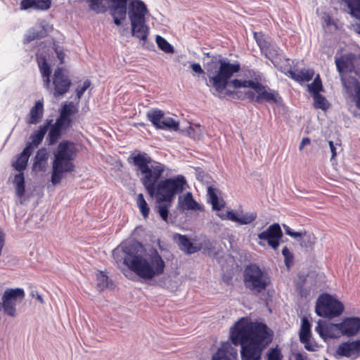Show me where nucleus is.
I'll use <instances>...</instances> for the list:
<instances>
[{
	"instance_id": "f03ea898",
	"label": "nucleus",
	"mask_w": 360,
	"mask_h": 360,
	"mask_svg": "<svg viewBox=\"0 0 360 360\" xmlns=\"http://www.w3.org/2000/svg\"><path fill=\"white\" fill-rule=\"evenodd\" d=\"M230 339L235 346H241V360H261L272 341L273 332L264 323L241 318L230 328Z\"/></svg>"
},
{
	"instance_id": "7c9ffc66",
	"label": "nucleus",
	"mask_w": 360,
	"mask_h": 360,
	"mask_svg": "<svg viewBox=\"0 0 360 360\" xmlns=\"http://www.w3.org/2000/svg\"><path fill=\"white\" fill-rule=\"evenodd\" d=\"M49 154L46 148L39 149L34 159L33 167L39 171H44L47 165Z\"/></svg>"
},
{
	"instance_id": "f257e3e1",
	"label": "nucleus",
	"mask_w": 360,
	"mask_h": 360,
	"mask_svg": "<svg viewBox=\"0 0 360 360\" xmlns=\"http://www.w3.org/2000/svg\"><path fill=\"white\" fill-rule=\"evenodd\" d=\"M133 162L143 175L141 182L149 195L153 197L155 191L159 202H171L175 195L182 193L186 185L184 176L179 175L161 181L155 184L165 172L164 165L153 161L146 153H139L133 157Z\"/></svg>"
},
{
	"instance_id": "58836bf2",
	"label": "nucleus",
	"mask_w": 360,
	"mask_h": 360,
	"mask_svg": "<svg viewBox=\"0 0 360 360\" xmlns=\"http://www.w3.org/2000/svg\"><path fill=\"white\" fill-rule=\"evenodd\" d=\"M350 10V14L360 20V0H342Z\"/></svg>"
},
{
	"instance_id": "de8ad7c7",
	"label": "nucleus",
	"mask_w": 360,
	"mask_h": 360,
	"mask_svg": "<svg viewBox=\"0 0 360 360\" xmlns=\"http://www.w3.org/2000/svg\"><path fill=\"white\" fill-rule=\"evenodd\" d=\"M316 237L312 233H307L306 231H304V234L302 235L301 239H299L298 241L300 243L302 247L304 248H311L315 243Z\"/></svg>"
},
{
	"instance_id": "0e129e2a",
	"label": "nucleus",
	"mask_w": 360,
	"mask_h": 360,
	"mask_svg": "<svg viewBox=\"0 0 360 360\" xmlns=\"http://www.w3.org/2000/svg\"><path fill=\"white\" fill-rule=\"evenodd\" d=\"M294 360H306V356L301 353H295L293 354Z\"/></svg>"
},
{
	"instance_id": "9b49d317",
	"label": "nucleus",
	"mask_w": 360,
	"mask_h": 360,
	"mask_svg": "<svg viewBox=\"0 0 360 360\" xmlns=\"http://www.w3.org/2000/svg\"><path fill=\"white\" fill-rule=\"evenodd\" d=\"M108 10L113 18V22L120 26L126 20L129 0H106Z\"/></svg>"
},
{
	"instance_id": "412c9836",
	"label": "nucleus",
	"mask_w": 360,
	"mask_h": 360,
	"mask_svg": "<svg viewBox=\"0 0 360 360\" xmlns=\"http://www.w3.org/2000/svg\"><path fill=\"white\" fill-rule=\"evenodd\" d=\"M47 141L49 145H53L61 137L63 131L67 130L70 126L56 119V122L49 127Z\"/></svg>"
},
{
	"instance_id": "4d7b16f0",
	"label": "nucleus",
	"mask_w": 360,
	"mask_h": 360,
	"mask_svg": "<svg viewBox=\"0 0 360 360\" xmlns=\"http://www.w3.org/2000/svg\"><path fill=\"white\" fill-rule=\"evenodd\" d=\"M91 82L89 80H86L83 86L80 88L77 89V98L78 99H80L85 91L90 86Z\"/></svg>"
},
{
	"instance_id": "dca6fc26",
	"label": "nucleus",
	"mask_w": 360,
	"mask_h": 360,
	"mask_svg": "<svg viewBox=\"0 0 360 360\" xmlns=\"http://www.w3.org/2000/svg\"><path fill=\"white\" fill-rule=\"evenodd\" d=\"M232 342H222L217 352L213 354L212 360H238V350Z\"/></svg>"
},
{
	"instance_id": "7ed1b4c3",
	"label": "nucleus",
	"mask_w": 360,
	"mask_h": 360,
	"mask_svg": "<svg viewBox=\"0 0 360 360\" xmlns=\"http://www.w3.org/2000/svg\"><path fill=\"white\" fill-rule=\"evenodd\" d=\"M142 245L139 243H123L112 251L114 259L123 260V264L139 277L150 280L162 275L165 263L158 251L151 248L144 255L141 254Z\"/></svg>"
},
{
	"instance_id": "393cba45",
	"label": "nucleus",
	"mask_w": 360,
	"mask_h": 360,
	"mask_svg": "<svg viewBox=\"0 0 360 360\" xmlns=\"http://www.w3.org/2000/svg\"><path fill=\"white\" fill-rule=\"evenodd\" d=\"M51 122H53V120H46L45 123L41 125L39 129L31 135L30 139L32 141L27 145L30 146L31 150H33L42 141L49 127L51 125Z\"/></svg>"
},
{
	"instance_id": "4be33fe9",
	"label": "nucleus",
	"mask_w": 360,
	"mask_h": 360,
	"mask_svg": "<svg viewBox=\"0 0 360 360\" xmlns=\"http://www.w3.org/2000/svg\"><path fill=\"white\" fill-rule=\"evenodd\" d=\"M174 240L179 245L180 250L186 254L191 255L201 250V247L193 244L186 236L176 233Z\"/></svg>"
},
{
	"instance_id": "72a5a7b5",
	"label": "nucleus",
	"mask_w": 360,
	"mask_h": 360,
	"mask_svg": "<svg viewBox=\"0 0 360 360\" xmlns=\"http://www.w3.org/2000/svg\"><path fill=\"white\" fill-rule=\"evenodd\" d=\"M39 67L43 77L44 84L46 88H48L50 85L51 70L45 58H41L39 61Z\"/></svg>"
},
{
	"instance_id": "4c0bfd02",
	"label": "nucleus",
	"mask_w": 360,
	"mask_h": 360,
	"mask_svg": "<svg viewBox=\"0 0 360 360\" xmlns=\"http://www.w3.org/2000/svg\"><path fill=\"white\" fill-rule=\"evenodd\" d=\"M13 184L15 186L16 195L20 198L22 197L25 191V178L23 173L20 172L15 176Z\"/></svg>"
},
{
	"instance_id": "9d476101",
	"label": "nucleus",
	"mask_w": 360,
	"mask_h": 360,
	"mask_svg": "<svg viewBox=\"0 0 360 360\" xmlns=\"http://www.w3.org/2000/svg\"><path fill=\"white\" fill-rule=\"evenodd\" d=\"M147 119L158 129L177 131L179 123L172 117L165 116L161 110L153 108L147 112Z\"/></svg>"
},
{
	"instance_id": "a878e982",
	"label": "nucleus",
	"mask_w": 360,
	"mask_h": 360,
	"mask_svg": "<svg viewBox=\"0 0 360 360\" xmlns=\"http://www.w3.org/2000/svg\"><path fill=\"white\" fill-rule=\"evenodd\" d=\"M51 5L50 0H22L20 1L21 10H48Z\"/></svg>"
},
{
	"instance_id": "c756f323",
	"label": "nucleus",
	"mask_w": 360,
	"mask_h": 360,
	"mask_svg": "<svg viewBox=\"0 0 360 360\" xmlns=\"http://www.w3.org/2000/svg\"><path fill=\"white\" fill-rule=\"evenodd\" d=\"M246 77L250 79H241V88H251L254 90L258 88V84L262 80V77L258 72L248 70Z\"/></svg>"
},
{
	"instance_id": "c03bdc74",
	"label": "nucleus",
	"mask_w": 360,
	"mask_h": 360,
	"mask_svg": "<svg viewBox=\"0 0 360 360\" xmlns=\"http://www.w3.org/2000/svg\"><path fill=\"white\" fill-rule=\"evenodd\" d=\"M188 136L193 139H201L203 135V128L200 124L191 125L186 130Z\"/></svg>"
},
{
	"instance_id": "79ce46f5",
	"label": "nucleus",
	"mask_w": 360,
	"mask_h": 360,
	"mask_svg": "<svg viewBox=\"0 0 360 360\" xmlns=\"http://www.w3.org/2000/svg\"><path fill=\"white\" fill-rule=\"evenodd\" d=\"M311 325L308 319L305 317L302 319V325L300 332V340H305V339L311 338Z\"/></svg>"
},
{
	"instance_id": "ea45409f",
	"label": "nucleus",
	"mask_w": 360,
	"mask_h": 360,
	"mask_svg": "<svg viewBox=\"0 0 360 360\" xmlns=\"http://www.w3.org/2000/svg\"><path fill=\"white\" fill-rule=\"evenodd\" d=\"M312 96L314 98V105L316 108L326 110L330 107V103L323 96L317 94Z\"/></svg>"
},
{
	"instance_id": "c9c22d12",
	"label": "nucleus",
	"mask_w": 360,
	"mask_h": 360,
	"mask_svg": "<svg viewBox=\"0 0 360 360\" xmlns=\"http://www.w3.org/2000/svg\"><path fill=\"white\" fill-rule=\"evenodd\" d=\"M46 36V31L43 27H34L30 29L25 36V41L30 42L35 39L42 38Z\"/></svg>"
},
{
	"instance_id": "a211bd4d",
	"label": "nucleus",
	"mask_w": 360,
	"mask_h": 360,
	"mask_svg": "<svg viewBox=\"0 0 360 360\" xmlns=\"http://www.w3.org/2000/svg\"><path fill=\"white\" fill-rule=\"evenodd\" d=\"M255 91L257 94L255 102L258 103L263 102L278 103L281 101V97L274 90L267 89L260 82L258 84V88H255Z\"/></svg>"
},
{
	"instance_id": "423d86ee",
	"label": "nucleus",
	"mask_w": 360,
	"mask_h": 360,
	"mask_svg": "<svg viewBox=\"0 0 360 360\" xmlns=\"http://www.w3.org/2000/svg\"><path fill=\"white\" fill-rule=\"evenodd\" d=\"M148 10L146 4L141 0H129L127 15L131 24V32L134 37L145 44L150 32L146 23V15Z\"/></svg>"
},
{
	"instance_id": "39448f33",
	"label": "nucleus",
	"mask_w": 360,
	"mask_h": 360,
	"mask_svg": "<svg viewBox=\"0 0 360 360\" xmlns=\"http://www.w3.org/2000/svg\"><path fill=\"white\" fill-rule=\"evenodd\" d=\"M77 151L76 145L69 141H63L58 145L52 165L51 183L53 185L60 184L65 174L75 170L74 160Z\"/></svg>"
},
{
	"instance_id": "ddd939ff",
	"label": "nucleus",
	"mask_w": 360,
	"mask_h": 360,
	"mask_svg": "<svg viewBox=\"0 0 360 360\" xmlns=\"http://www.w3.org/2000/svg\"><path fill=\"white\" fill-rule=\"evenodd\" d=\"M360 355V340L347 341L338 345L335 356L347 357L352 360L356 359Z\"/></svg>"
},
{
	"instance_id": "8fccbe9b",
	"label": "nucleus",
	"mask_w": 360,
	"mask_h": 360,
	"mask_svg": "<svg viewBox=\"0 0 360 360\" xmlns=\"http://www.w3.org/2000/svg\"><path fill=\"white\" fill-rule=\"evenodd\" d=\"M254 38L256 40V42L259 46L261 51L262 52L263 50H266V46L270 41L264 38V36L261 33L255 32Z\"/></svg>"
},
{
	"instance_id": "0eeeda50",
	"label": "nucleus",
	"mask_w": 360,
	"mask_h": 360,
	"mask_svg": "<svg viewBox=\"0 0 360 360\" xmlns=\"http://www.w3.org/2000/svg\"><path fill=\"white\" fill-rule=\"evenodd\" d=\"M243 282L246 289L255 294L264 291L271 283L268 274L257 265H248L243 272Z\"/></svg>"
},
{
	"instance_id": "69168bd1",
	"label": "nucleus",
	"mask_w": 360,
	"mask_h": 360,
	"mask_svg": "<svg viewBox=\"0 0 360 360\" xmlns=\"http://www.w3.org/2000/svg\"><path fill=\"white\" fill-rule=\"evenodd\" d=\"M246 95H247V97L251 100L252 101H255V98L257 96H255V93L252 92V91H248L246 93Z\"/></svg>"
},
{
	"instance_id": "c85d7f7f",
	"label": "nucleus",
	"mask_w": 360,
	"mask_h": 360,
	"mask_svg": "<svg viewBox=\"0 0 360 360\" xmlns=\"http://www.w3.org/2000/svg\"><path fill=\"white\" fill-rule=\"evenodd\" d=\"M287 75L297 82H303L310 81L314 77V72L309 69H302L295 71L289 70Z\"/></svg>"
},
{
	"instance_id": "bb28decb",
	"label": "nucleus",
	"mask_w": 360,
	"mask_h": 360,
	"mask_svg": "<svg viewBox=\"0 0 360 360\" xmlns=\"http://www.w3.org/2000/svg\"><path fill=\"white\" fill-rule=\"evenodd\" d=\"M257 213L255 212L243 214L240 216H238L236 213L232 211L227 212V219L238 222L240 225H248L253 222L257 219Z\"/></svg>"
},
{
	"instance_id": "09e8293b",
	"label": "nucleus",
	"mask_w": 360,
	"mask_h": 360,
	"mask_svg": "<svg viewBox=\"0 0 360 360\" xmlns=\"http://www.w3.org/2000/svg\"><path fill=\"white\" fill-rule=\"evenodd\" d=\"M97 285L100 290H103L108 285V278L102 271H97L96 274Z\"/></svg>"
},
{
	"instance_id": "864d4df0",
	"label": "nucleus",
	"mask_w": 360,
	"mask_h": 360,
	"mask_svg": "<svg viewBox=\"0 0 360 360\" xmlns=\"http://www.w3.org/2000/svg\"><path fill=\"white\" fill-rule=\"evenodd\" d=\"M200 247H201V250H203L204 252L211 254L213 252L214 250V246L212 245V243L207 238H205L202 243L200 244H198Z\"/></svg>"
},
{
	"instance_id": "aec40b11",
	"label": "nucleus",
	"mask_w": 360,
	"mask_h": 360,
	"mask_svg": "<svg viewBox=\"0 0 360 360\" xmlns=\"http://www.w3.org/2000/svg\"><path fill=\"white\" fill-rule=\"evenodd\" d=\"M78 112V108L77 105L71 101L65 103L60 110V115L57 120L63 122L65 124L71 127L72 119V116Z\"/></svg>"
},
{
	"instance_id": "f704fd0d",
	"label": "nucleus",
	"mask_w": 360,
	"mask_h": 360,
	"mask_svg": "<svg viewBox=\"0 0 360 360\" xmlns=\"http://www.w3.org/2000/svg\"><path fill=\"white\" fill-rule=\"evenodd\" d=\"M46 36V31L43 27H34L30 29L25 36V41L30 42L35 39L42 38Z\"/></svg>"
},
{
	"instance_id": "774afa93",
	"label": "nucleus",
	"mask_w": 360,
	"mask_h": 360,
	"mask_svg": "<svg viewBox=\"0 0 360 360\" xmlns=\"http://www.w3.org/2000/svg\"><path fill=\"white\" fill-rule=\"evenodd\" d=\"M352 26H353L354 31L356 33L360 34V22L356 23V24L353 25Z\"/></svg>"
},
{
	"instance_id": "20e7f679",
	"label": "nucleus",
	"mask_w": 360,
	"mask_h": 360,
	"mask_svg": "<svg viewBox=\"0 0 360 360\" xmlns=\"http://www.w3.org/2000/svg\"><path fill=\"white\" fill-rule=\"evenodd\" d=\"M238 63H231L221 56H212L207 64L206 71L209 82L214 89L221 93L229 85L234 89L241 88V79H235L229 82L231 77L240 70Z\"/></svg>"
},
{
	"instance_id": "603ef678",
	"label": "nucleus",
	"mask_w": 360,
	"mask_h": 360,
	"mask_svg": "<svg viewBox=\"0 0 360 360\" xmlns=\"http://www.w3.org/2000/svg\"><path fill=\"white\" fill-rule=\"evenodd\" d=\"M304 345V348L310 352H316L319 349V345L311 340V338L305 339V340H300Z\"/></svg>"
},
{
	"instance_id": "b1692460",
	"label": "nucleus",
	"mask_w": 360,
	"mask_h": 360,
	"mask_svg": "<svg viewBox=\"0 0 360 360\" xmlns=\"http://www.w3.org/2000/svg\"><path fill=\"white\" fill-rule=\"evenodd\" d=\"M345 93L352 97L357 91H360V83L354 77L347 76L346 74L340 75Z\"/></svg>"
},
{
	"instance_id": "e433bc0d",
	"label": "nucleus",
	"mask_w": 360,
	"mask_h": 360,
	"mask_svg": "<svg viewBox=\"0 0 360 360\" xmlns=\"http://www.w3.org/2000/svg\"><path fill=\"white\" fill-rule=\"evenodd\" d=\"M106 0H86L89 4L90 10L96 13H104L108 11V6L105 4Z\"/></svg>"
},
{
	"instance_id": "f3484780",
	"label": "nucleus",
	"mask_w": 360,
	"mask_h": 360,
	"mask_svg": "<svg viewBox=\"0 0 360 360\" xmlns=\"http://www.w3.org/2000/svg\"><path fill=\"white\" fill-rule=\"evenodd\" d=\"M357 60L356 55L353 53H348L338 58L335 57V63L340 75L352 72L354 70V63Z\"/></svg>"
},
{
	"instance_id": "6ab92c4d",
	"label": "nucleus",
	"mask_w": 360,
	"mask_h": 360,
	"mask_svg": "<svg viewBox=\"0 0 360 360\" xmlns=\"http://www.w3.org/2000/svg\"><path fill=\"white\" fill-rule=\"evenodd\" d=\"M177 209L180 212L185 210H202L203 207L196 202L191 192H187L184 195H181L178 198Z\"/></svg>"
},
{
	"instance_id": "bf43d9fd",
	"label": "nucleus",
	"mask_w": 360,
	"mask_h": 360,
	"mask_svg": "<svg viewBox=\"0 0 360 360\" xmlns=\"http://www.w3.org/2000/svg\"><path fill=\"white\" fill-rule=\"evenodd\" d=\"M191 68L193 70V71H194L195 72L198 73V74H203L204 73V70H202V68H201L200 65L198 64V63H193L191 65Z\"/></svg>"
},
{
	"instance_id": "052dcab7",
	"label": "nucleus",
	"mask_w": 360,
	"mask_h": 360,
	"mask_svg": "<svg viewBox=\"0 0 360 360\" xmlns=\"http://www.w3.org/2000/svg\"><path fill=\"white\" fill-rule=\"evenodd\" d=\"M311 142V140L308 137H304L302 139V141L299 146V150H302L304 147L306 146V145H308Z\"/></svg>"
},
{
	"instance_id": "a19ab883",
	"label": "nucleus",
	"mask_w": 360,
	"mask_h": 360,
	"mask_svg": "<svg viewBox=\"0 0 360 360\" xmlns=\"http://www.w3.org/2000/svg\"><path fill=\"white\" fill-rule=\"evenodd\" d=\"M307 89L311 96L319 94L320 91H323L322 82L319 75L314 78L312 83L307 85Z\"/></svg>"
},
{
	"instance_id": "680f3d73",
	"label": "nucleus",
	"mask_w": 360,
	"mask_h": 360,
	"mask_svg": "<svg viewBox=\"0 0 360 360\" xmlns=\"http://www.w3.org/2000/svg\"><path fill=\"white\" fill-rule=\"evenodd\" d=\"M304 234V231H292V232L291 233L290 236L291 237L297 239V240L299 239H301L302 235Z\"/></svg>"
},
{
	"instance_id": "4468645a",
	"label": "nucleus",
	"mask_w": 360,
	"mask_h": 360,
	"mask_svg": "<svg viewBox=\"0 0 360 360\" xmlns=\"http://www.w3.org/2000/svg\"><path fill=\"white\" fill-rule=\"evenodd\" d=\"M283 233L278 224H274L268 227L267 229L258 234V238L261 240L267 241L269 246L274 250H276L279 246V240L281 238Z\"/></svg>"
},
{
	"instance_id": "f8f14e48",
	"label": "nucleus",
	"mask_w": 360,
	"mask_h": 360,
	"mask_svg": "<svg viewBox=\"0 0 360 360\" xmlns=\"http://www.w3.org/2000/svg\"><path fill=\"white\" fill-rule=\"evenodd\" d=\"M53 79V94L55 97L63 96L68 91L72 83L63 68H58L54 72Z\"/></svg>"
},
{
	"instance_id": "3c124183",
	"label": "nucleus",
	"mask_w": 360,
	"mask_h": 360,
	"mask_svg": "<svg viewBox=\"0 0 360 360\" xmlns=\"http://www.w3.org/2000/svg\"><path fill=\"white\" fill-rule=\"evenodd\" d=\"M283 355L278 347L271 348L267 353V360H282Z\"/></svg>"
},
{
	"instance_id": "e2e57ef3",
	"label": "nucleus",
	"mask_w": 360,
	"mask_h": 360,
	"mask_svg": "<svg viewBox=\"0 0 360 360\" xmlns=\"http://www.w3.org/2000/svg\"><path fill=\"white\" fill-rule=\"evenodd\" d=\"M352 96L356 102V107L360 109V91H357V93L354 94Z\"/></svg>"
},
{
	"instance_id": "37998d69",
	"label": "nucleus",
	"mask_w": 360,
	"mask_h": 360,
	"mask_svg": "<svg viewBox=\"0 0 360 360\" xmlns=\"http://www.w3.org/2000/svg\"><path fill=\"white\" fill-rule=\"evenodd\" d=\"M207 196L212 205L213 210H220L222 205L219 204V198L214 191V188L212 186L207 188Z\"/></svg>"
},
{
	"instance_id": "6e6552de",
	"label": "nucleus",
	"mask_w": 360,
	"mask_h": 360,
	"mask_svg": "<svg viewBox=\"0 0 360 360\" xmlns=\"http://www.w3.org/2000/svg\"><path fill=\"white\" fill-rule=\"evenodd\" d=\"M343 310V304L330 295H321L317 300L316 312L319 316L332 319L340 316Z\"/></svg>"
},
{
	"instance_id": "2f4dec72",
	"label": "nucleus",
	"mask_w": 360,
	"mask_h": 360,
	"mask_svg": "<svg viewBox=\"0 0 360 360\" xmlns=\"http://www.w3.org/2000/svg\"><path fill=\"white\" fill-rule=\"evenodd\" d=\"M32 150H30V146H27L20 153L15 162L13 164L15 169L19 172L24 170L28 162L30 155Z\"/></svg>"
},
{
	"instance_id": "1a4fd4ad",
	"label": "nucleus",
	"mask_w": 360,
	"mask_h": 360,
	"mask_svg": "<svg viewBox=\"0 0 360 360\" xmlns=\"http://www.w3.org/2000/svg\"><path fill=\"white\" fill-rule=\"evenodd\" d=\"M25 297V292L22 288H11L4 291L2 296L1 310L11 317L16 316V305Z\"/></svg>"
},
{
	"instance_id": "5701e85b",
	"label": "nucleus",
	"mask_w": 360,
	"mask_h": 360,
	"mask_svg": "<svg viewBox=\"0 0 360 360\" xmlns=\"http://www.w3.org/2000/svg\"><path fill=\"white\" fill-rule=\"evenodd\" d=\"M342 335L348 337L355 335L360 330V319L347 318L340 323Z\"/></svg>"
},
{
	"instance_id": "338daca9",
	"label": "nucleus",
	"mask_w": 360,
	"mask_h": 360,
	"mask_svg": "<svg viewBox=\"0 0 360 360\" xmlns=\"http://www.w3.org/2000/svg\"><path fill=\"white\" fill-rule=\"evenodd\" d=\"M64 53L62 52V51H60V52H57V56H58V58L59 59L60 63H63L64 62Z\"/></svg>"
},
{
	"instance_id": "a18cd8bd",
	"label": "nucleus",
	"mask_w": 360,
	"mask_h": 360,
	"mask_svg": "<svg viewBox=\"0 0 360 360\" xmlns=\"http://www.w3.org/2000/svg\"><path fill=\"white\" fill-rule=\"evenodd\" d=\"M136 204L143 217L146 219L148 217L150 209L142 193L137 195Z\"/></svg>"
},
{
	"instance_id": "5fc2aeb1",
	"label": "nucleus",
	"mask_w": 360,
	"mask_h": 360,
	"mask_svg": "<svg viewBox=\"0 0 360 360\" xmlns=\"http://www.w3.org/2000/svg\"><path fill=\"white\" fill-rule=\"evenodd\" d=\"M282 254L285 257V263L287 266H290V263L292 262V254L290 252L289 249L285 246L282 250Z\"/></svg>"
},
{
	"instance_id": "49530a36",
	"label": "nucleus",
	"mask_w": 360,
	"mask_h": 360,
	"mask_svg": "<svg viewBox=\"0 0 360 360\" xmlns=\"http://www.w3.org/2000/svg\"><path fill=\"white\" fill-rule=\"evenodd\" d=\"M156 43L158 47L167 53H172L174 50L173 46L163 37L160 35L156 36Z\"/></svg>"
},
{
	"instance_id": "2eb2a0df",
	"label": "nucleus",
	"mask_w": 360,
	"mask_h": 360,
	"mask_svg": "<svg viewBox=\"0 0 360 360\" xmlns=\"http://www.w3.org/2000/svg\"><path fill=\"white\" fill-rule=\"evenodd\" d=\"M315 330L325 341L328 339L338 338L342 335L340 323H321L319 322Z\"/></svg>"
},
{
	"instance_id": "473e14b6",
	"label": "nucleus",
	"mask_w": 360,
	"mask_h": 360,
	"mask_svg": "<svg viewBox=\"0 0 360 360\" xmlns=\"http://www.w3.org/2000/svg\"><path fill=\"white\" fill-rule=\"evenodd\" d=\"M263 53L266 58L274 63L275 58H281V51L280 48L272 41H270L266 46V50H263Z\"/></svg>"
},
{
	"instance_id": "6e6d98bb",
	"label": "nucleus",
	"mask_w": 360,
	"mask_h": 360,
	"mask_svg": "<svg viewBox=\"0 0 360 360\" xmlns=\"http://www.w3.org/2000/svg\"><path fill=\"white\" fill-rule=\"evenodd\" d=\"M158 212L161 218L167 221L168 218V207L165 205H160L158 207Z\"/></svg>"
},
{
	"instance_id": "cd10ccee",
	"label": "nucleus",
	"mask_w": 360,
	"mask_h": 360,
	"mask_svg": "<svg viewBox=\"0 0 360 360\" xmlns=\"http://www.w3.org/2000/svg\"><path fill=\"white\" fill-rule=\"evenodd\" d=\"M44 103L43 100L37 101L34 105L30 109L27 123L30 124H36L39 123L43 117Z\"/></svg>"
},
{
	"instance_id": "13d9d810",
	"label": "nucleus",
	"mask_w": 360,
	"mask_h": 360,
	"mask_svg": "<svg viewBox=\"0 0 360 360\" xmlns=\"http://www.w3.org/2000/svg\"><path fill=\"white\" fill-rule=\"evenodd\" d=\"M328 145L331 152V160H333L337 155V146H339L338 143H335L333 141H328Z\"/></svg>"
}]
</instances>
